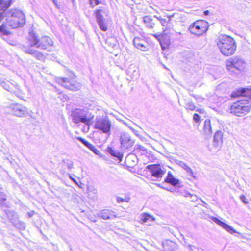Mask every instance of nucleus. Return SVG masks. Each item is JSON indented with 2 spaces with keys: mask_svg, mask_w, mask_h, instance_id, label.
I'll return each instance as SVG.
<instances>
[{
  "mask_svg": "<svg viewBox=\"0 0 251 251\" xmlns=\"http://www.w3.org/2000/svg\"><path fill=\"white\" fill-rule=\"evenodd\" d=\"M5 22L0 26V32L5 35L9 33L8 29L21 27L25 24V15L20 9H11L5 13Z\"/></svg>",
  "mask_w": 251,
  "mask_h": 251,
  "instance_id": "obj_1",
  "label": "nucleus"
},
{
  "mask_svg": "<svg viewBox=\"0 0 251 251\" xmlns=\"http://www.w3.org/2000/svg\"><path fill=\"white\" fill-rule=\"evenodd\" d=\"M217 45L220 52L226 56L233 55L236 50V43L235 40L229 36L221 35L217 40Z\"/></svg>",
  "mask_w": 251,
  "mask_h": 251,
  "instance_id": "obj_2",
  "label": "nucleus"
},
{
  "mask_svg": "<svg viewBox=\"0 0 251 251\" xmlns=\"http://www.w3.org/2000/svg\"><path fill=\"white\" fill-rule=\"evenodd\" d=\"M28 43L30 47L35 46L37 48L46 50L53 45V41L49 37H43L40 40L35 33L30 32L28 38Z\"/></svg>",
  "mask_w": 251,
  "mask_h": 251,
  "instance_id": "obj_3",
  "label": "nucleus"
},
{
  "mask_svg": "<svg viewBox=\"0 0 251 251\" xmlns=\"http://www.w3.org/2000/svg\"><path fill=\"white\" fill-rule=\"evenodd\" d=\"M73 121L77 124L80 122L89 125L91 123V120L94 117L87 109H77L72 113Z\"/></svg>",
  "mask_w": 251,
  "mask_h": 251,
  "instance_id": "obj_4",
  "label": "nucleus"
},
{
  "mask_svg": "<svg viewBox=\"0 0 251 251\" xmlns=\"http://www.w3.org/2000/svg\"><path fill=\"white\" fill-rule=\"evenodd\" d=\"M120 133L119 140L121 145V148L126 150L130 149L134 145L135 141L131 138L130 134L126 132H120V129L115 127L113 128V134L114 136H118Z\"/></svg>",
  "mask_w": 251,
  "mask_h": 251,
  "instance_id": "obj_5",
  "label": "nucleus"
},
{
  "mask_svg": "<svg viewBox=\"0 0 251 251\" xmlns=\"http://www.w3.org/2000/svg\"><path fill=\"white\" fill-rule=\"evenodd\" d=\"M251 108L247 100H240L233 103L230 106L229 112L235 116H242L248 113Z\"/></svg>",
  "mask_w": 251,
  "mask_h": 251,
  "instance_id": "obj_6",
  "label": "nucleus"
},
{
  "mask_svg": "<svg viewBox=\"0 0 251 251\" xmlns=\"http://www.w3.org/2000/svg\"><path fill=\"white\" fill-rule=\"evenodd\" d=\"M208 28L207 22L203 20H198L190 25L189 29L191 33L200 36L205 33Z\"/></svg>",
  "mask_w": 251,
  "mask_h": 251,
  "instance_id": "obj_7",
  "label": "nucleus"
},
{
  "mask_svg": "<svg viewBox=\"0 0 251 251\" xmlns=\"http://www.w3.org/2000/svg\"><path fill=\"white\" fill-rule=\"evenodd\" d=\"M111 126L112 123L107 117L97 119L95 124L96 129L108 136L111 134Z\"/></svg>",
  "mask_w": 251,
  "mask_h": 251,
  "instance_id": "obj_8",
  "label": "nucleus"
},
{
  "mask_svg": "<svg viewBox=\"0 0 251 251\" xmlns=\"http://www.w3.org/2000/svg\"><path fill=\"white\" fill-rule=\"evenodd\" d=\"M245 63L244 60L239 57L231 58L226 61V67L228 71L236 73L237 71L244 68Z\"/></svg>",
  "mask_w": 251,
  "mask_h": 251,
  "instance_id": "obj_9",
  "label": "nucleus"
},
{
  "mask_svg": "<svg viewBox=\"0 0 251 251\" xmlns=\"http://www.w3.org/2000/svg\"><path fill=\"white\" fill-rule=\"evenodd\" d=\"M56 81L63 87L71 91H78L81 88V84L74 79L58 78Z\"/></svg>",
  "mask_w": 251,
  "mask_h": 251,
  "instance_id": "obj_10",
  "label": "nucleus"
},
{
  "mask_svg": "<svg viewBox=\"0 0 251 251\" xmlns=\"http://www.w3.org/2000/svg\"><path fill=\"white\" fill-rule=\"evenodd\" d=\"M10 108L11 109L12 113L16 116L23 117L28 114L27 108L22 105L16 103L12 104Z\"/></svg>",
  "mask_w": 251,
  "mask_h": 251,
  "instance_id": "obj_11",
  "label": "nucleus"
},
{
  "mask_svg": "<svg viewBox=\"0 0 251 251\" xmlns=\"http://www.w3.org/2000/svg\"><path fill=\"white\" fill-rule=\"evenodd\" d=\"M0 85L7 91L14 94L18 97H20L21 91L18 86L15 85L9 81L5 82L0 78Z\"/></svg>",
  "mask_w": 251,
  "mask_h": 251,
  "instance_id": "obj_12",
  "label": "nucleus"
},
{
  "mask_svg": "<svg viewBox=\"0 0 251 251\" xmlns=\"http://www.w3.org/2000/svg\"><path fill=\"white\" fill-rule=\"evenodd\" d=\"M133 42L134 46L142 51H147L150 48L149 43L143 38L139 37H134Z\"/></svg>",
  "mask_w": 251,
  "mask_h": 251,
  "instance_id": "obj_13",
  "label": "nucleus"
},
{
  "mask_svg": "<svg viewBox=\"0 0 251 251\" xmlns=\"http://www.w3.org/2000/svg\"><path fill=\"white\" fill-rule=\"evenodd\" d=\"M147 168L151 170L152 176L157 178H162L165 174V172L161 168L159 165H148Z\"/></svg>",
  "mask_w": 251,
  "mask_h": 251,
  "instance_id": "obj_14",
  "label": "nucleus"
},
{
  "mask_svg": "<svg viewBox=\"0 0 251 251\" xmlns=\"http://www.w3.org/2000/svg\"><path fill=\"white\" fill-rule=\"evenodd\" d=\"M239 96H243L245 97L251 98V88H243L238 90L236 92H234L231 94L232 97H238Z\"/></svg>",
  "mask_w": 251,
  "mask_h": 251,
  "instance_id": "obj_15",
  "label": "nucleus"
},
{
  "mask_svg": "<svg viewBox=\"0 0 251 251\" xmlns=\"http://www.w3.org/2000/svg\"><path fill=\"white\" fill-rule=\"evenodd\" d=\"M98 216L104 220H108L116 217L115 212L110 209H104L99 212Z\"/></svg>",
  "mask_w": 251,
  "mask_h": 251,
  "instance_id": "obj_16",
  "label": "nucleus"
},
{
  "mask_svg": "<svg viewBox=\"0 0 251 251\" xmlns=\"http://www.w3.org/2000/svg\"><path fill=\"white\" fill-rule=\"evenodd\" d=\"M201 133L205 136H210L212 134V130L210 120L206 119L204 122Z\"/></svg>",
  "mask_w": 251,
  "mask_h": 251,
  "instance_id": "obj_17",
  "label": "nucleus"
},
{
  "mask_svg": "<svg viewBox=\"0 0 251 251\" xmlns=\"http://www.w3.org/2000/svg\"><path fill=\"white\" fill-rule=\"evenodd\" d=\"M176 163L186 171L188 176H191L195 179L197 178L196 176L194 175L192 169L186 163L182 161L176 160Z\"/></svg>",
  "mask_w": 251,
  "mask_h": 251,
  "instance_id": "obj_18",
  "label": "nucleus"
},
{
  "mask_svg": "<svg viewBox=\"0 0 251 251\" xmlns=\"http://www.w3.org/2000/svg\"><path fill=\"white\" fill-rule=\"evenodd\" d=\"M223 132L221 130H218L215 133L213 138V145L216 147H219L223 142Z\"/></svg>",
  "mask_w": 251,
  "mask_h": 251,
  "instance_id": "obj_19",
  "label": "nucleus"
},
{
  "mask_svg": "<svg viewBox=\"0 0 251 251\" xmlns=\"http://www.w3.org/2000/svg\"><path fill=\"white\" fill-rule=\"evenodd\" d=\"M213 221L230 233H236V231L234 230L232 226L221 221L218 218L214 217L213 218Z\"/></svg>",
  "mask_w": 251,
  "mask_h": 251,
  "instance_id": "obj_20",
  "label": "nucleus"
},
{
  "mask_svg": "<svg viewBox=\"0 0 251 251\" xmlns=\"http://www.w3.org/2000/svg\"><path fill=\"white\" fill-rule=\"evenodd\" d=\"M25 52L26 53L33 55L37 59L39 60H43L45 59L44 55L40 52L32 49H25Z\"/></svg>",
  "mask_w": 251,
  "mask_h": 251,
  "instance_id": "obj_21",
  "label": "nucleus"
},
{
  "mask_svg": "<svg viewBox=\"0 0 251 251\" xmlns=\"http://www.w3.org/2000/svg\"><path fill=\"white\" fill-rule=\"evenodd\" d=\"M12 0H0V15H3L4 12L11 5Z\"/></svg>",
  "mask_w": 251,
  "mask_h": 251,
  "instance_id": "obj_22",
  "label": "nucleus"
},
{
  "mask_svg": "<svg viewBox=\"0 0 251 251\" xmlns=\"http://www.w3.org/2000/svg\"><path fill=\"white\" fill-rule=\"evenodd\" d=\"M165 181L171 184L173 186H176L179 183V180L175 178L170 171L168 173L167 176L165 179Z\"/></svg>",
  "mask_w": 251,
  "mask_h": 251,
  "instance_id": "obj_23",
  "label": "nucleus"
},
{
  "mask_svg": "<svg viewBox=\"0 0 251 251\" xmlns=\"http://www.w3.org/2000/svg\"><path fill=\"white\" fill-rule=\"evenodd\" d=\"M143 23L146 27L152 29L155 26V23L151 16H145L143 17Z\"/></svg>",
  "mask_w": 251,
  "mask_h": 251,
  "instance_id": "obj_24",
  "label": "nucleus"
},
{
  "mask_svg": "<svg viewBox=\"0 0 251 251\" xmlns=\"http://www.w3.org/2000/svg\"><path fill=\"white\" fill-rule=\"evenodd\" d=\"M163 248L165 251H173L176 248V244L172 241H167L163 244Z\"/></svg>",
  "mask_w": 251,
  "mask_h": 251,
  "instance_id": "obj_25",
  "label": "nucleus"
},
{
  "mask_svg": "<svg viewBox=\"0 0 251 251\" xmlns=\"http://www.w3.org/2000/svg\"><path fill=\"white\" fill-rule=\"evenodd\" d=\"M154 36L159 42L161 46V48L163 50H164L165 48L169 45V41L167 40L166 42L163 43V35H160L157 34H153Z\"/></svg>",
  "mask_w": 251,
  "mask_h": 251,
  "instance_id": "obj_26",
  "label": "nucleus"
},
{
  "mask_svg": "<svg viewBox=\"0 0 251 251\" xmlns=\"http://www.w3.org/2000/svg\"><path fill=\"white\" fill-rule=\"evenodd\" d=\"M155 220L154 218L149 214L145 213L142 215L141 220L143 223H148L151 222H153Z\"/></svg>",
  "mask_w": 251,
  "mask_h": 251,
  "instance_id": "obj_27",
  "label": "nucleus"
},
{
  "mask_svg": "<svg viewBox=\"0 0 251 251\" xmlns=\"http://www.w3.org/2000/svg\"><path fill=\"white\" fill-rule=\"evenodd\" d=\"M99 26L100 29L104 31H106L108 29V25L107 23V21L105 19L103 20L100 21L98 22Z\"/></svg>",
  "mask_w": 251,
  "mask_h": 251,
  "instance_id": "obj_28",
  "label": "nucleus"
},
{
  "mask_svg": "<svg viewBox=\"0 0 251 251\" xmlns=\"http://www.w3.org/2000/svg\"><path fill=\"white\" fill-rule=\"evenodd\" d=\"M172 17V16H169L168 21H167L166 19L162 18L161 17H158L157 16H154V17H155L158 21H160L161 25L163 26H167L168 25V24L169 22L170 21L171 17Z\"/></svg>",
  "mask_w": 251,
  "mask_h": 251,
  "instance_id": "obj_29",
  "label": "nucleus"
},
{
  "mask_svg": "<svg viewBox=\"0 0 251 251\" xmlns=\"http://www.w3.org/2000/svg\"><path fill=\"white\" fill-rule=\"evenodd\" d=\"M102 11L101 9L97 10L95 12V15L97 22L104 19L103 15H102Z\"/></svg>",
  "mask_w": 251,
  "mask_h": 251,
  "instance_id": "obj_30",
  "label": "nucleus"
},
{
  "mask_svg": "<svg viewBox=\"0 0 251 251\" xmlns=\"http://www.w3.org/2000/svg\"><path fill=\"white\" fill-rule=\"evenodd\" d=\"M78 140L90 150H94V146L82 138H78Z\"/></svg>",
  "mask_w": 251,
  "mask_h": 251,
  "instance_id": "obj_31",
  "label": "nucleus"
},
{
  "mask_svg": "<svg viewBox=\"0 0 251 251\" xmlns=\"http://www.w3.org/2000/svg\"><path fill=\"white\" fill-rule=\"evenodd\" d=\"M6 198L5 195L3 193H0V205L3 206L6 205L4 201H6Z\"/></svg>",
  "mask_w": 251,
  "mask_h": 251,
  "instance_id": "obj_32",
  "label": "nucleus"
},
{
  "mask_svg": "<svg viewBox=\"0 0 251 251\" xmlns=\"http://www.w3.org/2000/svg\"><path fill=\"white\" fill-rule=\"evenodd\" d=\"M186 108L189 110H194L195 109V106L192 102H188L186 105Z\"/></svg>",
  "mask_w": 251,
  "mask_h": 251,
  "instance_id": "obj_33",
  "label": "nucleus"
},
{
  "mask_svg": "<svg viewBox=\"0 0 251 251\" xmlns=\"http://www.w3.org/2000/svg\"><path fill=\"white\" fill-rule=\"evenodd\" d=\"M107 151L112 156L117 157V154L116 151L111 147H108L106 149Z\"/></svg>",
  "mask_w": 251,
  "mask_h": 251,
  "instance_id": "obj_34",
  "label": "nucleus"
},
{
  "mask_svg": "<svg viewBox=\"0 0 251 251\" xmlns=\"http://www.w3.org/2000/svg\"><path fill=\"white\" fill-rule=\"evenodd\" d=\"M90 4L91 7H93L96 5H98L100 3L99 0H89Z\"/></svg>",
  "mask_w": 251,
  "mask_h": 251,
  "instance_id": "obj_35",
  "label": "nucleus"
},
{
  "mask_svg": "<svg viewBox=\"0 0 251 251\" xmlns=\"http://www.w3.org/2000/svg\"><path fill=\"white\" fill-rule=\"evenodd\" d=\"M88 191L89 192H92L94 194H96L97 193V189L93 186H88Z\"/></svg>",
  "mask_w": 251,
  "mask_h": 251,
  "instance_id": "obj_36",
  "label": "nucleus"
},
{
  "mask_svg": "<svg viewBox=\"0 0 251 251\" xmlns=\"http://www.w3.org/2000/svg\"><path fill=\"white\" fill-rule=\"evenodd\" d=\"M199 119H200V116L199 115V114H198L197 113L194 114L193 115V120L196 122H198L199 121Z\"/></svg>",
  "mask_w": 251,
  "mask_h": 251,
  "instance_id": "obj_37",
  "label": "nucleus"
},
{
  "mask_svg": "<svg viewBox=\"0 0 251 251\" xmlns=\"http://www.w3.org/2000/svg\"><path fill=\"white\" fill-rule=\"evenodd\" d=\"M135 148L137 149H139L141 151H145V148L144 147L139 145V144H137L135 145Z\"/></svg>",
  "mask_w": 251,
  "mask_h": 251,
  "instance_id": "obj_38",
  "label": "nucleus"
},
{
  "mask_svg": "<svg viewBox=\"0 0 251 251\" xmlns=\"http://www.w3.org/2000/svg\"><path fill=\"white\" fill-rule=\"evenodd\" d=\"M117 201L118 203H120L121 202H123L124 201H126L127 202L128 201L126 200H124L123 199L121 198V197H117Z\"/></svg>",
  "mask_w": 251,
  "mask_h": 251,
  "instance_id": "obj_39",
  "label": "nucleus"
},
{
  "mask_svg": "<svg viewBox=\"0 0 251 251\" xmlns=\"http://www.w3.org/2000/svg\"><path fill=\"white\" fill-rule=\"evenodd\" d=\"M191 201H197V197L196 195H191Z\"/></svg>",
  "mask_w": 251,
  "mask_h": 251,
  "instance_id": "obj_40",
  "label": "nucleus"
},
{
  "mask_svg": "<svg viewBox=\"0 0 251 251\" xmlns=\"http://www.w3.org/2000/svg\"><path fill=\"white\" fill-rule=\"evenodd\" d=\"M240 200L245 204L248 203V202L246 201V198L244 195L240 196Z\"/></svg>",
  "mask_w": 251,
  "mask_h": 251,
  "instance_id": "obj_41",
  "label": "nucleus"
},
{
  "mask_svg": "<svg viewBox=\"0 0 251 251\" xmlns=\"http://www.w3.org/2000/svg\"><path fill=\"white\" fill-rule=\"evenodd\" d=\"M34 214L35 212L34 211L28 212L27 213L29 217H31Z\"/></svg>",
  "mask_w": 251,
  "mask_h": 251,
  "instance_id": "obj_42",
  "label": "nucleus"
},
{
  "mask_svg": "<svg viewBox=\"0 0 251 251\" xmlns=\"http://www.w3.org/2000/svg\"><path fill=\"white\" fill-rule=\"evenodd\" d=\"M109 42L111 43L112 42L113 43V46H114V43L113 42H115V40L114 38H110L109 39Z\"/></svg>",
  "mask_w": 251,
  "mask_h": 251,
  "instance_id": "obj_43",
  "label": "nucleus"
},
{
  "mask_svg": "<svg viewBox=\"0 0 251 251\" xmlns=\"http://www.w3.org/2000/svg\"><path fill=\"white\" fill-rule=\"evenodd\" d=\"M91 151H93L96 154H98V152L99 151H98V150H97L95 147H94V150H91Z\"/></svg>",
  "mask_w": 251,
  "mask_h": 251,
  "instance_id": "obj_44",
  "label": "nucleus"
},
{
  "mask_svg": "<svg viewBox=\"0 0 251 251\" xmlns=\"http://www.w3.org/2000/svg\"><path fill=\"white\" fill-rule=\"evenodd\" d=\"M191 195H192V194H191L190 193H189V192H186V193H185V194L184 196H185V197H190Z\"/></svg>",
  "mask_w": 251,
  "mask_h": 251,
  "instance_id": "obj_45",
  "label": "nucleus"
},
{
  "mask_svg": "<svg viewBox=\"0 0 251 251\" xmlns=\"http://www.w3.org/2000/svg\"><path fill=\"white\" fill-rule=\"evenodd\" d=\"M21 227L23 229H25V225L24 223H22L21 224Z\"/></svg>",
  "mask_w": 251,
  "mask_h": 251,
  "instance_id": "obj_46",
  "label": "nucleus"
},
{
  "mask_svg": "<svg viewBox=\"0 0 251 251\" xmlns=\"http://www.w3.org/2000/svg\"><path fill=\"white\" fill-rule=\"evenodd\" d=\"M209 11H208V10H206V11H205L204 12V15H208L209 14Z\"/></svg>",
  "mask_w": 251,
  "mask_h": 251,
  "instance_id": "obj_47",
  "label": "nucleus"
},
{
  "mask_svg": "<svg viewBox=\"0 0 251 251\" xmlns=\"http://www.w3.org/2000/svg\"><path fill=\"white\" fill-rule=\"evenodd\" d=\"M70 178H71V179H72V180L74 182H75V183H76V180H75V179H74V178H72V177H70Z\"/></svg>",
  "mask_w": 251,
  "mask_h": 251,
  "instance_id": "obj_48",
  "label": "nucleus"
},
{
  "mask_svg": "<svg viewBox=\"0 0 251 251\" xmlns=\"http://www.w3.org/2000/svg\"><path fill=\"white\" fill-rule=\"evenodd\" d=\"M52 1H53V3H54L56 5H57V0H52Z\"/></svg>",
  "mask_w": 251,
  "mask_h": 251,
  "instance_id": "obj_49",
  "label": "nucleus"
},
{
  "mask_svg": "<svg viewBox=\"0 0 251 251\" xmlns=\"http://www.w3.org/2000/svg\"><path fill=\"white\" fill-rule=\"evenodd\" d=\"M129 127V128H130L131 130H132L133 131H134V129H133V128H132L131 127Z\"/></svg>",
  "mask_w": 251,
  "mask_h": 251,
  "instance_id": "obj_50",
  "label": "nucleus"
},
{
  "mask_svg": "<svg viewBox=\"0 0 251 251\" xmlns=\"http://www.w3.org/2000/svg\"><path fill=\"white\" fill-rule=\"evenodd\" d=\"M2 17H3V16L2 15H0V21H1Z\"/></svg>",
  "mask_w": 251,
  "mask_h": 251,
  "instance_id": "obj_51",
  "label": "nucleus"
},
{
  "mask_svg": "<svg viewBox=\"0 0 251 251\" xmlns=\"http://www.w3.org/2000/svg\"><path fill=\"white\" fill-rule=\"evenodd\" d=\"M165 31H166V29H164V31H163V34H165V33H164V32H165Z\"/></svg>",
  "mask_w": 251,
  "mask_h": 251,
  "instance_id": "obj_52",
  "label": "nucleus"
},
{
  "mask_svg": "<svg viewBox=\"0 0 251 251\" xmlns=\"http://www.w3.org/2000/svg\"><path fill=\"white\" fill-rule=\"evenodd\" d=\"M201 202H203V203H205V204L206 203H205V202H204L203 201H202L201 199Z\"/></svg>",
  "mask_w": 251,
  "mask_h": 251,
  "instance_id": "obj_53",
  "label": "nucleus"
},
{
  "mask_svg": "<svg viewBox=\"0 0 251 251\" xmlns=\"http://www.w3.org/2000/svg\"><path fill=\"white\" fill-rule=\"evenodd\" d=\"M129 159V157L127 158L126 160H128Z\"/></svg>",
  "mask_w": 251,
  "mask_h": 251,
  "instance_id": "obj_54",
  "label": "nucleus"
}]
</instances>
